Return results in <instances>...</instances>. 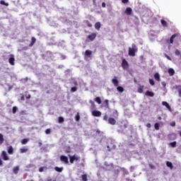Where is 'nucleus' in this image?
I'll return each mask as SVG.
<instances>
[{"label": "nucleus", "mask_w": 181, "mask_h": 181, "mask_svg": "<svg viewBox=\"0 0 181 181\" xmlns=\"http://www.w3.org/2000/svg\"><path fill=\"white\" fill-rule=\"evenodd\" d=\"M138 52V47L135 44L132 45V47L129 48V56H132V57H135V53Z\"/></svg>", "instance_id": "1"}, {"label": "nucleus", "mask_w": 181, "mask_h": 181, "mask_svg": "<svg viewBox=\"0 0 181 181\" xmlns=\"http://www.w3.org/2000/svg\"><path fill=\"white\" fill-rule=\"evenodd\" d=\"M1 156L3 159V160H9V156H8V153L6 151H1Z\"/></svg>", "instance_id": "2"}, {"label": "nucleus", "mask_w": 181, "mask_h": 181, "mask_svg": "<svg viewBox=\"0 0 181 181\" xmlns=\"http://www.w3.org/2000/svg\"><path fill=\"white\" fill-rule=\"evenodd\" d=\"M74 160H80V156H77L76 155L69 156V162L70 163H74Z\"/></svg>", "instance_id": "3"}, {"label": "nucleus", "mask_w": 181, "mask_h": 181, "mask_svg": "<svg viewBox=\"0 0 181 181\" xmlns=\"http://www.w3.org/2000/svg\"><path fill=\"white\" fill-rule=\"evenodd\" d=\"M8 63L11 64V66H15V55L10 54Z\"/></svg>", "instance_id": "4"}, {"label": "nucleus", "mask_w": 181, "mask_h": 181, "mask_svg": "<svg viewBox=\"0 0 181 181\" xmlns=\"http://www.w3.org/2000/svg\"><path fill=\"white\" fill-rule=\"evenodd\" d=\"M122 67L124 70L129 67V64H128V62H127V59H122Z\"/></svg>", "instance_id": "5"}, {"label": "nucleus", "mask_w": 181, "mask_h": 181, "mask_svg": "<svg viewBox=\"0 0 181 181\" xmlns=\"http://www.w3.org/2000/svg\"><path fill=\"white\" fill-rule=\"evenodd\" d=\"M60 160L61 162H64L66 165L69 163V158L66 156H60Z\"/></svg>", "instance_id": "6"}, {"label": "nucleus", "mask_w": 181, "mask_h": 181, "mask_svg": "<svg viewBox=\"0 0 181 181\" xmlns=\"http://www.w3.org/2000/svg\"><path fill=\"white\" fill-rule=\"evenodd\" d=\"M95 37H97V34L95 33H93L88 36V39H90L91 42H93Z\"/></svg>", "instance_id": "7"}, {"label": "nucleus", "mask_w": 181, "mask_h": 181, "mask_svg": "<svg viewBox=\"0 0 181 181\" xmlns=\"http://www.w3.org/2000/svg\"><path fill=\"white\" fill-rule=\"evenodd\" d=\"M92 115L93 117H101V112L98 110H94L92 112Z\"/></svg>", "instance_id": "8"}, {"label": "nucleus", "mask_w": 181, "mask_h": 181, "mask_svg": "<svg viewBox=\"0 0 181 181\" xmlns=\"http://www.w3.org/2000/svg\"><path fill=\"white\" fill-rule=\"evenodd\" d=\"M178 36H179V33H175V34L171 36V37L170 38V43L171 45H173V39L178 37Z\"/></svg>", "instance_id": "9"}, {"label": "nucleus", "mask_w": 181, "mask_h": 181, "mask_svg": "<svg viewBox=\"0 0 181 181\" xmlns=\"http://www.w3.org/2000/svg\"><path fill=\"white\" fill-rule=\"evenodd\" d=\"M144 88L145 86L144 85H139V88L137 89L138 93H139V94H142V93H144Z\"/></svg>", "instance_id": "10"}, {"label": "nucleus", "mask_w": 181, "mask_h": 181, "mask_svg": "<svg viewBox=\"0 0 181 181\" xmlns=\"http://www.w3.org/2000/svg\"><path fill=\"white\" fill-rule=\"evenodd\" d=\"M108 122L110 124V125H115V124H117V120L112 117H110L108 119Z\"/></svg>", "instance_id": "11"}, {"label": "nucleus", "mask_w": 181, "mask_h": 181, "mask_svg": "<svg viewBox=\"0 0 181 181\" xmlns=\"http://www.w3.org/2000/svg\"><path fill=\"white\" fill-rule=\"evenodd\" d=\"M112 84H114L115 87H118L119 81L118 79H117V76H115V78L112 80Z\"/></svg>", "instance_id": "12"}, {"label": "nucleus", "mask_w": 181, "mask_h": 181, "mask_svg": "<svg viewBox=\"0 0 181 181\" xmlns=\"http://www.w3.org/2000/svg\"><path fill=\"white\" fill-rule=\"evenodd\" d=\"M7 152L8 155H13V147L12 146H8Z\"/></svg>", "instance_id": "13"}, {"label": "nucleus", "mask_w": 181, "mask_h": 181, "mask_svg": "<svg viewBox=\"0 0 181 181\" xmlns=\"http://www.w3.org/2000/svg\"><path fill=\"white\" fill-rule=\"evenodd\" d=\"M162 105L166 107V108H168L169 111H172V108L170 107V105H169V103H168V102H162Z\"/></svg>", "instance_id": "14"}, {"label": "nucleus", "mask_w": 181, "mask_h": 181, "mask_svg": "<svg viewBox=\"0 0 181 181\" xmlns=\"http://www.w3.org/2000/svg\"><path fill=\"white\" fill-rule=\"evenodd\" d=\"M124 13H126V15H131L132 13V8L127 7L124 11Z\"/></svg>", "instance_id": "15"}, {"label": "nucleus", "mask_w": 181, "mask_h": 181, "mask_svg": "<svg viewBox=\"0 0 181 181\" xmlns=\"http://www.w3.org/2000/svg\"><path fill=\"white\" fill-rule=\"evenodd\" d=\"M35 43H36V38L35 37H32L31 42L29 45V47H32L33 46V45H35Z\"/></svg>", "instance_id": "16"}, {"label": "nucleus", "mask_w": 181, "mask_h": 181, "mask_svg": "<svg viewBox=\"0 0 181 181\" xmlns=\"http://www.w3.org/2000/svg\"><path fill=\"white\" fill-rule=\"evenodd\" d=\"M103 105L105 108H110V102L108 100H105L103 102Z\"/></svg>", "instance_id": "17"}, {"label": "nucleus", "mask_w": 181, "mask_h": 181, "mask_svg": "<svg viewBox=\"0 0 181 181\" xmlns=\"http://www.w3.org/2000/svg\"><path fill=\"white\" fill-rule=\"evenodd\" d=\"M146 95H147V97H153L155 95V93H153V92L152 91L147 90L146 92Z\"/></svg>", "instance_id": "18"}, {"label": "nucleus", "mask_w": 181, "mask_h": 181, "mask_svg": "<svg viewBox=\"0 0 181 181\" xmlns=\"http://www.w3.org/2000/svg\"><path fill=\"white\" fill-rule=\"evenodd\" d=\"M154 78L156 81H160V75H159V73H156L154 74Z\"/></svg>", "instance_id": "19"}, {"label": "nucleus", "mask_w": 181, "mask_h": 181, "mask_svg": "<svg viewBox=\"0 0 181 181\" xmlns=\"http://www.w3.org/2000/svg\"><path fill=\"white\" fill-rule=\"evenodd\" d=\"M160 23L163 28H168V22H166V21L162 19L160 20Z\"/></svg>", "instance_id": "20"}, {"label": "nucleus", "mask_w": 181, "mask_h": 181, "mask_svg": "<svg viewBox=\"0 0 181 181\" xmlns=\"http://www.w3.org/2000/svg\"><path fill=\"white\" fill-rule=\"evenodd\" d=\"M63 167H54V170H56V172H59V173H62V172H63Z\"/></svg>", "instance_id": "21"}, {"label": "nucleus", "mask_w": 181, "mask_h": 181, "mask_svg": "<svg viewBox=\"0 0 181 181\" xmlns=\"http://www.w3.org/2000/svg\"><path fill=\"white\" fill-rule=\"evenodd\" d=\"M85 54H86V56H87V57H90L91 54H93V52L90 49H87L85 52Z\"/></svg>", "instance_id": "22"}, {"label": "nucleus", "mask_w": 181, "mask_h": 181, "mask_svg": "<svg viewBox=\"0 0 181 181\" xmlns=\"http://www.w3.org/2000/svg\"><path fill=\"white\" fill-rule=\"evenodd\" d=\"M101 28V23L100 22H97L95 23V28L97 30H100V28Z\"/></svg>", "instance_id": "23"}, {"label": "nucleus", "mask_w": 181, "mask_h": 181, "mask_svg": "<svg viewBox=\"0 0 181 181\" xmlns=\"http://www.w3.org/2000/svg\"><path fill=\"white\" fill-rule=\"evenodd\" d=\"M13 172L15 175H18V173L19 172V166L14 167L13 169Z\"/></svg>", "instance_id": "24"}, {"label": "nucleus", "mask_w": 181, "mask_h": 181, "mask_svg": "<svg viewBox=\"0 0 181 181\" xmlns=\"http://www.w3.org/2000/svg\"><path fill=\"white\" fill-rule=\"evenodd\" d=\"M28 151H29V149L28 148H20L21 153H26V152H28Z\"/></svg>", "instance_id": "25"}, {"label": "nucleus", "mask_w": 181, "mask_h": 181, "mask_svg": "<svg viewBox=\"0 0 181 181\" xmlns=\"http://www.w3.org/2000/svg\"><path fill=\"white\" fill-rule=\"evenodd\" d=\"M168 74L170 76H173L175 74V70L172 68L169 69Z\"/></svg>", "instance_id": "26"}, {"label": "nucleus", "mask_w": 181, "mask_h": 181, "mask_svg": "<svg viewBox=\"0 0 181 181\" xmlns=\"http://www.w3.org/2000/svg\"><path fill=\"white\" fill-rule=\"evenodd\" d=\"M166 165L168 166V168H170V169H173V165L172 164L171 162L167 161Z\"/></svg>", "instance_id": "27"}, {"label": "nucleus", "mask_w": 181, "mask_h": 181, "mask_svg": "<svg viewBox=\"0 0 181 181\" xmlns=\"http://www.w3.org/2000/svg\"><path fill=\"white\" fill-rule=\"evenodd\" d=\"M29 141V139H23L21 140L22 145H26V144Z\"/></svg>", "instance_id": "28"}, {"label": "nucleus", "mask_w": 181, "mask_h": 181, "mask_svg": "<svg viewBox=\"0 0 181 181\" xmlns=\"http://www.w3.org/2000/svg\"><path fill=\"white\" fill-rule=\"evenodd\" d=\"M117 90L119 93H124V88L122 86H117Z\"/></svg>", "instance_id": "29"}, {"label": "nucleus", "mask_w": 181, "mask_h": 181, "mask_svg": "<svg viewBox=\"0 0 181 181\" xmlns=\"http://www.w3.org/2000/svg\"><path fill=\"white\" fill-rule=\"evenodd\" d=\"M58 122L59 124H63V122H64V118H63V117H59L58 118Z\"/></svg>", "instance_id": "30"}, {"label": "nucleus", "mask_w": 181, "mask_h": 181, "mask_svg": "<svg viewBox=\"0 0 181 181\" xmlns=\"http://www.w3.org/2000/svg\"><path fill=\"white\" fill-rule=\"evenodd\" d=\"M4 135H2V134H0V145H2V144H4Z\"/></svg>", "instance_id": "31"}, {"label": "nucleus", "mask_w": 181, "mask_h": 181, "mask_svg": "<svg viewBox=\"0 0 181 181\" xmlns=\"http://www.w3.org/2000/svg\"><path fill=\"white\" fill-rule=\"evenodd\" d=\"M0 4H1V5H4L5 6H9V4L6 3L5 1H4V0L0 1Z\"/></svg>", "instance_id": "32"}, {"label": "nucleus", "mask_w": 181, "mask_h": 181, "mask_svg": "<svg viewBox=\"0 0 181 181\" xmlns=\"http://www.w3.org/2000/svg\"><path fill=\"white\" fill-rule=\"evenodd\" d=\"M95 101L98 103V104H101V98H100V97L95 98Z\"/></svg>", "instance_id": "33"}, {"label": "nucleus", "mask_w": 181, "mask_h": 181, "mask_svg": "<svg viewBox=\"0 0 181 181\" xmlns=\"http://www.w3.org/2000/svg\"><path fill=\"white\" fill-rule=\"evenodd\" d=\"M82 180H83V181H87V180H88L87 179V175H86V174L82 175Z\"/></svg>", "instance_id": "34"}, {"label": "nucleus", "mask_w": 181, "mask_h": 181, "mask_svg": "<svg viewBox=\"0 0 181 181\" xmlns=\"http://www.w3.org/2000/svg\"><path fill=\"white\" fill-rule=\"evenodd\" d=\"M159 127H160L159 123H156L154 124V128L155 129H156V131H159Z\"/></svg>", "instance_id": "35"}, {"label": "nucleus", "mask_w": 181, "mask_h": 181, "mask_svg": "<svg viewBox=\"0 0 181 181\" xmlns=\"http://www.w3.org/2000/svg\"><path fill=\"white\" fill-rule=\"evenodd\" d=\"M86 23L88 28H92L93 27V24H91V23H90V21H86Z\"/></svg>", "instance_id": "36"}, {"label": "nucleus", "mask_w": 181, "mask_h": 181, "mask_svg": "<svg viewBox=\"0 0 181 181\" xmlns=\"http://www.w3.org/2000/svg\"><path fill=\"white\" fill-rule=\"evenodd\" d=\"M75 119L76 121H80V114L77 113L76 115L75 116Z\"/></svg>", "instance_id": "37"}, {"label": "nucleus", "mask_w": 181, "mask_h": 181, "mask_svg": "<svg viewBox=\"0 0 181 181\" xmlns=\"http://www.w3.org/2000/svg\"><path fill=\"white\" fill-rule=\"evenodd\" d=\"M176 141L171 142L170 145H171L172 148H176Z\"/></svg>", "instance_id": "38"}, {"label": "nucleus", "mask_w": 181, "mask_h": 181, "mask_svg": "<svg viewBox=\"0 0 181 181\" xmlns=\"http://www.w3.org/2000/svg\"><path fill=\"white\" fill-rule=\"evenodd\" d=\"M16 111H18V107L16 106L13 107V114H16Z\"/></svg>", "instance_id": "39"}, {"label": "nucleus", "mask_w": 181, "mask_h": 181, "mask_svg": "<svg viewBox=\"0 0 181 181\" xmlns=\"http://www.w3.org/2000/svg\"><path fill=\"white\" fill-rule=\"evenodd\" d=\"M76 91H77V88L76 87H72L71 88V93H76Z\"/></svg>", "instance_id": "40"}, {"label": "nucleus", "mask_w": 181, "mask_h": 181, "mask_svg": "<svg viewBox=\"0 0 181 181\" xmlns=\"http://www.w3.org/2000/svg\"><path fill=\"white\" fill-rule=\"evenodd\" d=\"M175 56H180V51L179 49H176L175 52Z\"/></svg>", "instance_id": "41"}, {"label": "nucleus", "mask_w": 181, "mask_h": 181, "mask_svg": "<svg viewBox=\"0 0 181 181\" xmlns=\"http://www.w3.org/2000/svg\"><path fill=\"white\" fill-rule=\"evenodd\" d=\"M149 83L151 86H155V81H153V79H149Z\"/></svg>", "instance_id": "42"}, {"label": "nucleus", "mask_w": 181, "mask_h": 181, "mask_svg": "<svg viewBox=\"0 0 181 181\" xmlns=\"http://www.w3.org/2000/svg\"><path fill=\"white\" fill-rule=\"evenodd\" d=\"M50 132H51L50 129H47L45 130V134H47V135H49V134H50Z\"/></svg>", "instance_id": "43"}, {"label": "nucleus", "mask_w": 181, "mask_h": 181, "mask_svg": "<svg viewBox=\"0 0 181 181\" xmlns=\"http://www.w3.org/2000/svg\"><path fill=\"white\" fill-rule=\"evenodd\" d=\"M44 170H45V167H40L39 168V172H40V173L44 172Z\"/></svg>", "instance_id": "44"}, {"label": "nucleus", "mask_w": 181, "mask_h": 181, "mask_svg": "<svg viewBox=\"0 0 181 181\" xmlns=\"http://www.w3.org/2000/svg\"><path fill=\"white\" fill-rule=\"evenodd\" d=\"M175 125H176V122H170V126L171 127H175Z\"/></svg>", "instance_id": "45"}, {"label": "nucleus", "mask_w": 181, "mask_h": 181, "mask_svg": "<svg viewBox=\"0 0 181 181\" xmlns=\"http://www.w3.org/2000/svg\"><path fill=\"white\" fill-rule=\"evenodd\" d=\"M122 4H128L129 2V0H122Z\"/></svg>", "instance_id": "46"}, {"label": "nucleus", "mask_w": 181, "mask_h": 181, "mask_svg": "<svg viewBox=\"0 0 181 181\" xmlns=\"http://www.w3.org/2000/svg\"><path fill=\"white\" fill-rule=\"evenodd\" d=\"M149 167L151 169H155V165H153L152 164H149Z\"/></svg>", "instance_id": "47"}, {"label": "nucleus", "mask_w": 181, "mask_h": 181, "mask_svg": "<svg viewBox=\"0 0 181 181\" xmlns=\"http://www.w3.org/2000/svg\"><path fill=\"white\" fill-rule=\"evenodd\" d=\"M103 119H104L105 121H107V119H108V116H107V115H105L104 116V117H103Z\"/></svg>", "instance_id": "48"}, {"label": "nucleus", "mask_w": 181, "mask_h": 181, "mask_svg": "<svg viewBox=\"0 0 181 181\" xmlns=\"http://www.w3.org/2000/svg\"><path fill=\"white\" fill-rule=\"evenodd\" d=\"M165 57L168 59V60H172V58H170V57H169L168 54H165Z\"/></svg>", "instance_id": "49"}, {"label": "nucleus", "mask_w": 181, "mask_h": 181, "mask_svg": "<svg viewBox=\"0 0 181 181\" xmlns=\"http://www.w3.org/2000/svg\"><path fill=\"white\" fill-rule=\"evenodd\" d=\"M161 84H162V86H163V87H166V82L163 81V82L161 83Z\"/></svg>", "instance_id": "50"}, {"label": "nucleus", "mask_w": 181, "mask_h": 181, "mask_svg": "<svg viewBox=\"0 0 181 181\" xmlns=\"http://www.w3.org/2000/svg\"><path fill=\"white\" fill-rule=\"evenodd\" d=\"M170 136H174V139H176V134H171Z\"/></svg>", "instance_id": "51"}, {"label": "nucleus", "mask_w": 181, "mask_h": 181, "mask_svg": "<svg viewBox=\"0 0 181 181\" xmlns=\"http://www.w3.org/2000/svg\"><path fill=\"white\" fill-rule=\"evenodd\" d=\"M21 101H25V96H24V95H22V96L21 97Z\"/></svg>", "instance_id": "52"}, {"label": "nucleus", "mask_w": 181, "mask_h": 181, "mask_svg": "<svg viewBox=\"0 0 181 181\" xmlns=\"http://www.w3.org/2000/svg\"><path fill=\"white\" fill-rule=\"evenodd\" d=\"M4 165V161L0 158V166H2Z\"/></svg>", "instance_id": "53"}, {"label": "nucleus", "mask_w": 181, "mask_h": 181, "mask_svg": "<svg viewBox=\"0 0 181 181\" xmlns=\"http://www.w3.org/2000/svg\"><path fill=\"white\" fill-rule=\"evenodd\" d=\"M146 127H147V128H151V123H148L146 124Z\"/></svg>", "instance_id": "54"}, {"label": "nucleus", "mask_w": 181, "mask_h": 181, "mask_svg": "<svg viewBox=\"0 0 181 181\" xmlns=\"http://www.w3.org/2000/svg\"><path fill=\"white\" fill-rule=\"evenodd\" d=\"M102 6H103V8H105L106 4H105V2L102 3Z\"/></svg>", "instance_id": "55"}, {"label": "nucleus", "mask_w": 181, "mask_h": 181, "mask_svg": "<svg viewBox=\"0 0 181 181\" xmlns=\"http://www.w3.org/2000/svg\"><path fill=\"white\" fill-rule=\"evenodd\" d=\"M30 94H28L27 96H26V98H27V100H29L30 98Z\"/></svg>", "instance_id": "56"}, {"label": "nucleus", "mask_w": 181, "mask_h": 181, "mask_svg": "<svg viewBox=\"0 0 181 181\" xmlns=\"http://www.w3.org/2000/svg\"><path fill=\"white\" fill-rule=\"evenodd\" d=\"M96 133H97V134H101V131H100V129H97V130H96Z\"/></svg>", "instance_id": "57"}, {"label": "nucleus", "mask_w": 181, "mask_h": 181, "mask_svg": "<svg viewBox=\"0 0 181 181\" xmlns=\"http://www.w3.org/2000/svg\"><path fill=\"white\" fill-rule=\"evenodd\" d=\"M107 148H108V151H111V148H110V146H107Z\"/></svg>", "instance_id": "58"}, {"label": "nucleus", "mask_w": 181, "mask_h": 181, "mask_svg": "<svg viewBox=\"0 0 181 181\" xmlns=\"http://www.w3.org/2000/svg\"><path fill=\"white\" fill-rule=\"evenodd\" d=\"M74 86H77V82L76 81L74 82Z\"/></svg>", "instance_id": "59"}, {"label": "nucleus", "mask_w": 181, "mask_h": 181, "mask_svg": "<svg viewBox=\"0 0 181 181\" xmlns=\"http://www.w3.org/2000/svg\"><path fill=\"white\" fill-rule=\"evenodd\" d=\"M115 114H118V111L115 110Z\"/></svg>", "instance_id": "60"}, {"label": "nucleus", "mask_w": 181, "mask_h": 181, "mask_svg": "<svg viewBox=\"0 0 181 181\" xmlns=\"http://www.w3.org/2000/svg\"><path fill=\"white\" fill-rule=\"evenodd\" d=\"M158 119H162V117H158Z\"/></svg>", "instance_id": "61"}, {"label": "nucleus", "mask_w": 181, "mask_h": 181, "mask_svg": "<svg viewBox=\"0 0 181 181\" xmlns=\"http://www.w3.org/2000/svg\"><path fill=\"white\" fill-rule=\"evenodd\" d=\"M32 166H33L32 165H29V168H32Z\"/></svg>", "instance_id": "62"}, {"label": "nucleus", "mask_w": 181, "mask_h": 181, "mask_svg": "<svg viewBox=\"0 0 181 181\" xmlns=\"http://www.w3.org/2000/svg\"><path fill=\"white\" fill-rule=\"evenodd\" d=\"M124 128H127V124H124Z\"/></svg>", "instance_id": "63"}, {"label": "nucleus", "mask_w": 181, "mask_h": 181, "mask_svg": "<svg viewBox=\"0 0 181 181\" xmlns=\"http://www.w3.org/2000/svg\"><path fill=\"white\" fill-rule=\"evenodd\" d=\"M40 144V145H42V143H39Z\"/></svg>", "instance_id": "64"}]
</instances>
